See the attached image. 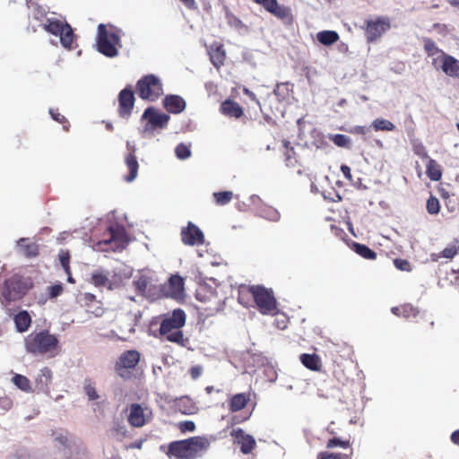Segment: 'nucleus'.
<instances>
[{"mask_svg":"<svg viewBox=\"0 0 459 459\" xmlns=\"http://www.w3.org/2000/svg\"><path fill=\"white\" fill-rule=\"evenodd\" d=\"M24 347L33 356L55 357L59 351V340L48 329L32 332L24 338Z\"/></svg>","mask_w":459,"mask_h":459,"instance_id":"1","label":"nucleus"},{"mask_svg":"<svg viewBox=\"0 0 459 459\" xmlns=\"http://www.w3.org/2000/svg\"><path fill=\"white\" fill-rule=\"evenodd\" d=\"M209 440L195 436L187 439L173 441L169 444L167 455L175 459H195L208 449Z\"/></svg>","mask_w":459,"mask_h":459,"instance_id":"2","label":"nucleus"},{"mask_svg":"<svg viewBox=\"0 0 459 459\" xmlns=\"http://www.w3.org/2000/svg\"><path fill=\"white\" fill-rule=\"evenodd\" d=\"M186 313L181 308H177L170 315H167L160 322V334L165 336L166 340L185 346L186 339L184 338L181 328L186 324Z\"/></svg>","mask_w":459,"mask_h":459,"instance_id":"3","label":"nucleus"},{"mask_svg":"<svg viewBox=\"0 0 459 459\" xmlns=\"http://www.w3.org/2000/svg\"><path fill=\"white\" fill-rule=\"evenodd\" d=\"M32 287L33 282L30 278L15 274L6 279L0 286V300L2 304L7 306L13 301L22 299Z\"/></svg>","mask_w":459,"mask_h":459,"instance_id":"4","label":"nucleus"},{"mask_svg":"<svg viewBox=\"0 0 459 459\" xmlns=\"http://www.w3.org/2000/svg\"><path fill=\"white\" fill-rule=\"evenodd\" d=\"M100 23L98 26L97 32V50L107 57H115L118 55V48H121V30L109 25Z\"/></svg>","mask_w":459,"mask_h":459,"instance_id":"5","label":"nucleus"},{"mask_svg":"<svg viewBox=\"0 0 459 459\" xmlns=\"http://www.w3.org/2000/svg\"><path fill=\"white\" fill-rule=\"evenodd\" d=\"M252 295L258 311L263 315H275L278 312L277 301L273 292L261 285H252L247 288Z\"/></svg>","mask_w":459,"mask_h":459,"instance_id":"6","label":"nucleus"},{"mask_svg":"<svg viewBox=\"0 0 459 459\" xmlns=\"http://www.w3.org/2000/svg\"><path fill=\"white\" fill-rule=\"evenodd\" d=\"M43 28L48 33L54 36H58L60 38V42L65 48H74L73 43L75 36L69 23L56 18H48L43 25Z\"/></svg>","mask_w":459,"mask_h":459,"instance_id":"7","label":"nucleus"},{"mask_svg":"<svg viewBox=\"0 0 459 459\" xmlns=\"http://www.w3.org/2000/svg\"><path fill=\"white\" fill-rule=\"evenodd\" d=\"M136 91L141 99L154 101L162 95L163 89L158 77L148 74L137 82Z\"/></svg>","mask_w":459,"mask_h":459,"instance_id":"8","label":"nucleus"},{"mask_svg":"<svg viewBox=\"0 0 459 459\" xmlns=\"http://www.w3.org/2000/svg\"><path fill=\"white\" fill-rule=\"evenodd\" d=\"M141 354L136 350H129L122 352L115 364L116 373L123 379H130L133 370L140 361Z\"/></svg>","mask_w":459,"mask_h":459,"instance_id":"9","label":"nucleus"},{"mask_svg":"<svg viewBox=\"0 0 459 459\" xmlns=\"http://www.w3.org/2000/svg\"><path fill=\"white\" fill-rule=\"evenodd\" d=\"M255 4L281 20L283 23L290 25L294 22L292 11L289 6L280 5L277 0H253Z\"/></svg>","mask_w":459,"mask_h":459,"instance_id":"10","label":"nucleus"},{"mask_svg":"<svg viewBox=\"0 0 459 459\" xmlns=\"http://www.w3.org/2000/svg\"><path fill=\"white\" fill-rule=\"evenodd\" d=\"M108 238L103 239L100 243L112 245V250H122L128 245L129 238L123 226L117 223L112 224L108 228Z\"/></svg>","mask_w":459,"mask_h":459,"instance_id":"11","label":"nucleus"},{"mask_svg":"<svg viewBox=\"0 0 459 459\" xmlns=\"http://www.w3.org/2000/svg\"><path fill=\"white\" fill-rule=\"evenodd\" d=\"M391 28L389 17L379 16L375 20L366 22V37L368 42H374L378 39L385 31Z\"/></svg>","mask_w":459,"mask_h":459,"instance_id":"12","label":"nucleus"},{"mask_svg":"<svg viewBox=\"0 0 459 459\" xmlns=\"http://www.w3.org/2000/svg\"><path fill=\"white\" fill-rule=\"evenodd\" d=\"M118 108L117 112L123 118H128L134 106V94L131 88L123 89L118 94Z\"/></svg>","mask_w":459,"mask_h":459,"instance_id":"13","label":"nucleus"},{"mask_svg":"<svg viewBox=\"0 0 459 459\" xmlns=\"http://www.w3.org/2000/svg\"><path fill=\"white\" fill-rule=\"evenodd\" d=\"M440 61L441 70L449 77L459 78V60L446 53H442V56L432 59V65L437 67V62Z\"/></svg>","mask_w":459,"mask_h":459,"instance_id":"14","label":"nucleus"},{"mask_svg":"<svg viewBox=\"0 0 459 459\" xmlns=\"http://www.w3.org/2000/svg\"><path fill=\"white\" fill-rule=\"evenodd\" d=\"M181 239L187 246L201 245L204 242V235L196 225L188 222L187 227L181 230Z\"/></svg>","mask_w":459,"mask_h":459,"instance_id":"15","label":"nucleus"},{"mask_svg":"<svg viewBox=\"0 0 459 459\" xmlns=\"http://www.w3.org/2000/svg\"><path fill=\"white\" fill-rule=\"evenodd\" d=\"M169 116L165 113L158 112L154 108H147L143 114V119H147L152 128H165L169 121Z\"/></svg>","mask_w":459,"mask_h":459,"instance_id":"16","label":"nucleus"},{"mask_svg":"<svg viewBox=\"0 0 459 459\" xmlns=\"http://www.w3.org/2000/svg\"><path fill=\"white\" fill-rule=\"evenodd\" d=\"M126 148L128 153L125 157V163L129 170V174L125 176V180L126 182H132L136 178L138 175L139 164L135 156V147L127 142Z\"/></svg>","mask_w":459,"mask_h":459,"instance_id":"17","label":"nucleus"},{"mask_svg":"<svg viewBox=\"0 0 459 459\" xmlns=\"http://www.w3.org/2000/svg\"><path fill=\"white\" fill-rule=\"evenodd\" d=\"M231 436L238 439V443L240 445V451L244 455L250 454L256 446L255 438L251 435L246 434L241 429H233Z\"/></svg>","mask_w":459,"mask_h":459,"instance_id":"18","label":"nucleus"},{"mask_svg":"<svg viewBox=\"0 0 459 459\" xmlns=\"http://www.w3.org/2000/svg\"><path fill=\"white\" fill-rule=\"evenodd\" d=\"M163 107L171 114H179L185 110L186 103L179 95H167L163 99Z\"/></svg>","mask_w":459,"mask_h":459,"instance_id":"19","label":"nucleus"},{"mask_svg":"<svg viewBox=\"0 0 459 459\" xmlns=\"http://www.w3.org/2000/svg\"><path fill=\"white\" fill-rule=\"evenodd\" d=\"M173 409L185 415H191L197 411L195 403L189 396L176 398L173 401Z\"/></svg>","mask_w":459,"mask_h":459,"instance_id":"20","label":"nucleus"},{"mask_svg":"<svg viewBox=\"0 0 459 459\" xmlns=\"http://www.w3.org/2000/svg\"><path fill=\"white\" fill-rule=\"evenodd\" d=\"M220 111L222 115L235 119L240 118L244 115L242 107L236 101L227 99L220 107Z\"/></svg>","mask_w":459,"mask_h":459,"instance_id":"21","label":"nucleus"},{"mask_svg":"<svg viewBox=\"0 0 459 459\" xmlns=\"http://www.w3.org/2000/svg\"><path fill=\"white\" fill-rule=\"evenodd\" d=\"M21 253L29 259L35 258L39 254V246L29 238H22L17 242Z\"/></svg>","mask_w":459,"mask_h":459,"instance_id":"22","label":"nucleus"},{"mask_svg":"<svg viewBox=\"0 0 459 459\" xmlns=\"http://www.w3.org/2000/svg\"><path fill=\"white\" fill-rule=\"evenodd\" d=\"M129 410L128 422L135 428L143 427L145 424V418L142 406L138 403H133Z\"/></svg>","mask_w":459,"mask_h":459,"instance_id":"23","label":"nucleus"},{"mask_svg":"<svg viewBox=\"0 0 459 459\" xmlns=\"http://www.w3.org/2000/svg\"><path fill=\"white\" fill-rule=\"evenodd\" d=\"M209 54L211 62L216 68H220L224 65L226 54L221 44L212 45Z\"/></svg>","mask_w":459,"mask_h":459,"instance_id":"24","label":"nucleus"},{"mask_svg":"<svg viewBox=\"0 0 459 459\" xmlns=\"http://www.w3.org/2000/svg\"><path fill=\"white\" fill-rule=\"evenodd\" d=\"M301 363L312 371H320L322 368V361L317 354L303 353L299 356Z\"/></svg>","mask_w":459,"mask_h":459,"instance_id":"25","label":"nucleus"},{"mask_svg":"<svg viewBox=\"0 0 459 459\" xmlns=\"http://www.w3.org/2000/svg\"><path fill=\"white\" fill-rule=\"evenodd\" d=\"M391 311L394 315L397 316H403L405 319L415 318L420 314L419 309L411 304H403L399 307H392Z\"/></svg>","mask_w":459,"mask_h":459,"instance_id":"26","label":"nucleus"},{"mask_svg":"<svg viewBox=\"0 0 459 459\" xmlns=\"http://www.w3.org/2000/svg\"><path fill=\"white\" fill-rule=\"evenodd\" d=\"M250 400V394L245 393H239L234 394L229 403L230 411L232 412L238 411L244 409Z\"/></svg>","mask_w":459,"mask_h":459,"instance_id":"27","label":"nucleus"},{"mask_svg":"<svg viewBox=\"0 0 459 459\" xmlns=\"http://www.w3.org/2000/svg\"><path fill=\"white\" fill-rule=\"evenodd\" d=\"M13 321L17 332L24 333L31 325V316L28 311L22 310L14 316Z\"/></svg>","mask_w":459,"mask_h":459,"instance_id":"28","label":"nucleus"},{"mask_svg":"<svg viewBox=\"0 0 459 459\" xmlns=\"http://www.w3.org/2000/svg\"><path fill=\"white\" fill-rule=\"evenodd\" d=\"M317 40L324 46H331L336 43L340 37L334 30H322L316 34Z\"/></svg>","mask_w":459,"mask_h":459,"instance_id":"29","label":"nucleus"},{"mask_svg":"<svg viewBox=\"0 0 459 459\" xmlns=\"http://www.w3.org/2000/svg\"><path fill=\"white\" fill-rule=\"evenodd\" d=\"M426 173L432 181H439L442 178V169L440 165L433 159H429L426 166Z\"/></svg>","mask_w":459,"mask_h":459,"instance_id":"30","label":"nucleus"},{"mask_svg":"<svg viewBox=\"0 0 459 459\" xmlns=\"http://www.w3.org/2000/svg\"><path fill=\"white\" fill-rule=\"evenodd\" d=\"M352 250L365 259L375 260L377 258V253L364 244L353 242Z\"/></svg>","mask_w":459,"mask_h":459,"instance_id":"31","label":"nucleus"},{"mask_svg":"<svg viewBox=\"0 0 459 459\" xmlns=\"http://www.w3.org/2000/svg\"><path fill=\"white\" fill-rule=\"evenodd\" d=\"M90 282L96 287H106L109 284L108 273L102 271H96L92 273Z\"/></svg>","mask_w":459,"mask_h":459,"instance_id":"32","label":"nucleus"},{"mask_svg":"<svg viewBox=\"0 0 459 459\" xmlns=\"http://www.w3.org/2000/svg\"><path fill=\"white\" fill-rule=\"evenodd\" d=\"M260 215L271 221L276 222L281 219L280 212L273 206L264 205L259 210Z\"/></svg>","mask_w":459,"mask_h":459,"instance_id":"33","label":"nucleus"},{"mask_svg":"<svg viewBox=\"0 0 459 459\" xmlns=\"http://www.w3.org/2000/svg\"><path fill=\"white\" fill-rule=\"evenodd\" d=\"M353 449L350 448L347 453L320 452L317 459H352Z\"/></svg>","mask_w":459,"mask_h":459,"instance_id":"34","label":"nucleus"},{"mask_svg":"<svg viewBox=\"0 0 459 459\" xmlns=\"http://www.w3.org/2000/svg\"><path fill=\"white\" fill-rule=\"evenodd\" d=\"M290 143L289 141H283V146L285 148V163L288 167H295L298 163V160L296 158L295 151L292 147L290 146Z\"/></svg>","mask_w":459,"mask_h":459,"instance_id":"35","label":"nucleus"},{"mask_svg":"<svg viewBox=\"0 0 459 459\" xmlns=\"http://www.w3.org/2000/svg\"><path fill=\"white\" fill-rule=\"evenodd\" d=\"M335 446H340L348 450V452H350V448H352L350 439H342L339 437H333L327 440L326 448L331 449Z\"/></svg>","mask_w":459,"mask_h":459,"instance_id":"36","label":"nucleus"},{"mask_svg":"<svg viewBox=\"0 0 459 459\" xmlns=\"http://www.w3.org/2000/svg\"><path fill=\"white\" fill-rule=\"evenodd\" d=\"M424 50L427 53L428 56H434L437 54H440L439 56H442V53H445L442 49H440L435 43L432 39L424 38Z\"/></svg>","mask_w":459,"mask_h":459,"instance_id":"37","label":"nucleus"},{"mask_svg":"<svg viewBox=\"0 0 459 459\" xmlns=\"http://www.w3.org/2000/svg\"><path fill=\"white\" fill-rule=\"evenodd\" d=\"M13 383L23 392H30L31 386L29 378L23 375L15 374L13 377Z\"/></svg>","mask_w":459,"mask_h":459,"instance_id":"38","label":"nucleus"},{"mask_svg":"<svg viewBox=\"0 0 459 459\" xmlns=\"http://www.w3.org/2000/svg\"><path fill=\"white\" fill-rule=\"evenodd\" d=\"M459 252V240L455 239L454 242L446 247L438 255L439 257H445L448 259L454 258Z\"/></svg>","mask_w":459,"mask_h":459,"instance_id":"39","label":"nucleus"},{"mask_svg":"<svg viewBox=\"0 0 459 459\" xmlns=\"http://www.w3.org/2000/svg\"><path fill=\"white\" fill-rule=\"evenodd\" d=\"M372 126L376 131H393L395 128V126L391 121L384 118L375 119Z\"/></svg>","mask_w":459,"mask_h":459,"instance_id":"40","label":"nucleus"},{"mask_svg":"<svg viewBox=\"0 0 459 459\" xmlns=\"http://www.w3.org/2000/svg\"><path fill=\"white\" fill-rule=\"evenodd\" d=\"M83 391L88 397L89 401H95L100 398L97 393L94 383L91 379H85Z\"/></svg>","mask_w":459,"mask_h":459,"instance_id":"41","label":"nucleus"},{"mask_svg":"<svg viewBox=\"0 0 459 459\" xmlns=\"http://www.w3.org/2000/svg\"><path fill=\"white\" fill-rule=\"evenodd\" d=\"M215 203L218 205H225L229 204L233 198V193L231 191H222L213 193Z\"/></svg>","mask_w":459,"mask_h":459,"instance_id":"42","label":"nucleus"},{"mask_svg":"<svg viewBox=\"0 0 459 459\" xmlns=\"http://www.w3.org/2000/svg\"><path fill=\"white\" fill-rule=\"evenodd\" d=\"M331 140L338 147L350 148L351 146V139L345 134H334L331 137Z\"/></svg>","mask_w":459,"mask_h":459,"instance_id":"43","label":"nucleus"},{"mask_svg":"<svg viewBox=\"0 0 459 459\" xmlns=\"http://www.w3.org/2000/svg\"><path fill=\"white\" fill-rule=\"evenodd\" d=\"M60 264L66 274H70V253L68 250H61L59 255Z\"/></svg>","mask_w":459,"mask_h":459,"instance_id":"44","label":"nucleus"},{"mask_svg":"<svg viewBox=\"0 0 459 459\" xmlns=\"http://www.w3.org/2000/svg\"><path fill=\"white\" fill-rule=\"evenodd\" d=\"M427 211L430 214H437L440 211V204L437 197L431 195L427 201Z\"/></svg>","mask_w":459,"mask_h":459,"instance_id":"45","label":"nucleus"},{"mask_svg":"<svg viewBox=\"0 0 459 459\" xmlns=\"http://www.w3.org/2000/svg\"><path fill=\"white\" fill-rule=\"evenodd\" d=\"M49 113H50V115H51L52 118H53L55 121H56V122H58V123L62 124V125H63L64 129H65V131H68L69 126H70V124H69L68 120L65 118V116H63L62 114H60V113L58 112V110H57V109H53V108H51V109L49 110Z\"/></svg>","mask_w":459,"mask_h":459,"instance_id":"46","label":"nucleus"},{"mask_svg":"<svg viewBox=\"0 0 459 459\" xmlns=\"http://www.w3.org/2000/svg\"><path fill=\"white\" fill-rule=\"evenodd\" d=\"M175 153L178 159L186 160L190 157L191 151L189 147L185 143H179L177 145L175 149Z\"/></svg>","mask_w":459,"mask_h":459,"instance_id":"47","label":"nucleus"},{"mask_svg":"<svg viewBox=\"0 0 459 459\" xmlns=\"http://www.w3.org/2000/svg\"><path fill=\"white\" fill-rule=\"evenodd\" d=\"M290 91L289 82L277 83L273 90V93L279 98L285 99L288 97Z\"/></svg>","mask_w":459,"mask_h":459,"instance_id":"48","label":"nucleus"},{"mask_svg":"<svg viewBox=\"0 0 459 459\" xmlns=\"http://www.w3.org/2000/svg\"><path fill=\"white\" fill-rule=\"evenodd\" d=\"M63 291L64 287L62 283L51 285L47 289L48 299H55L60 296L63 293Z\"/></svg>","mask_w":459,"mask_h":459,"instance_id":"49","label":"nucleus"},{"mask_svg":"<svg viewBox=\"0 0 459 459\" xmlns=\"http://www.w3.org/2000/svg\"><path fill=\"white\" fill-rule=\"evenodd\" d=\"M394 264L400 271L411 272L412 270L411 264L407 259L395 258Z\"/></svg>","mask_w":459,"mask_h":459,"instance_id":"50","label":"nucleus"},{"mask_svg":"<svg viewBox=\"0 0 459 459\" xmlns=\"http://www.w3.org/2000/svg\"><path fill=\"white\" fill-rule=\"evenodd\" d=\"M52 379V371L50 368L45 367L40 370V374L39 375L38 381L48 385Z\"/></svg>","mask_w":459,"mask_h":459,"instance_id":"51","label":"nucleus"},{"mask_svg":"<svg viewBox=\"0 0 459 459\" xmlns=\"http://www.w3.org/2000/svg\"><path fill=\"white\" fill-rule=\"evenodd\" d=\"M178 428L182 433L193 432L195 429V424L192 420H184L178 422Z\"/></svg>","mask_w":459,"mask_h":459,"instance_id":"52","label":"nucleus"},{"mask_svg":"<svg viewBox=\"0 0 459 459\" xmlns=\"http://www.w3.org/2000/svg\"><path fill=\"white\" fill-rule=\"evenodd\" d=\"M148 280L145 277H140L137 281H134V285L138 293L143 294L148 286Z\"/></svg>","mask_w":459,"mask_h":459,"instance_id":"53","label":"nucleus"},{"mask_svg":"<svg viewBox=\"0 0 459 459\" xmlns=\"http://www.w3.org/2000/svg\"><path fill=\"white\" fill-rule=\"evenodd\" d=\"M169 284L174 289L180 290L183 288L184 285L183 278L179 275H172L169 278Z\"/></svg>","mask_w":459,"mask_h":459,"instance_id":"54","label":"nucleus"},{"mask_svg":"<svg viewBox=\"0 0 459 459\" xmlns=\"http://www.w3.org/2000/svg\"><path fill=\"white\" fill-rule=\"evenodd\" d=\"M203 372V368L201 366H194L190 368L189 373L193 379H197Z\"/></svg>","mask_w":459,"mask_h":459,"instance_id":"55","label":"nucleus"},{"mask_svg":"<svg viewBox=\"0 0 459 459\" xmlns=\"http://www.w3.org/2000/svg\"><path fill=\"white\" fill-rule=\"evenodd\" d=\"M414 152L418 156H420L422 159L429 158L428 152L422 144L416 146Z\"/></svg>","mask_w":459,"mask_h":459,"instance_id":"56","label":"nucleus"},{"mask_svg":"<svg viewBox=\"0 0 459 459\" xmlns=\"http://www.w3.org/2000/svg\"><path fill=\"white\" fill-rule=\"evenodd\" d=\"M341 171L347 180H349L350 182L352 181L351 168L348 165L342 164L341 166Z\"/></svg>","mask_w":459,"mask_h":459,"instance_id":"57","label":"nucleus"},{"mask_svg":"<svg viewBox=\"0 0 459 459\" xmlns=\"http://www.w3.org/2000/svg\"><path fill=\"white\" fill-rule=\"evenodd\" d=\"M46 11L40 6H38L34 10V18L37 20H41L46 16Z\"/></svg>","mask_w":459,"mask_h":459,"instance_id":"58","label":"nucleus"},{"mask_svg":"<svg viewBox=\"0 0 459 459\" xmlns=\"http://www.w3.org/2000/svg\"><path fill=\"white\" fill-rule=\"evenodd\" d=\"M243 92L245 95H247L251 100L255 101L256 104H260L258 99L256 98L255 94L251 91L249 89L244 87Z\"/></svg>","mask_w":459,"mask_h":459,"instance_id":"59","label":"nucleus"},{"mask_svg":"<svg viewBox=\"0 0 459 459\" xmlns=\"http://www.w3.org/2000/svg\"><path fill=\"white\" fill-rule=\"evenodd\" d=\"M369 132V128L363 126H355L353 129V133L358 134H366Z\"/></svg>","mask_w":459,"mask_h":459,"instance_id":"60","label":"nucleus"},{"mask_svg":"<svg viewBox=\"0 0 459 459\" xmlns=\"http://www.w3.org/2000/svg\"><path fill=\"white\" fill-rule=\"evenodd\" d=\"M450 439L452 441L453 444L459 446V429L457 430H455L451 436H450Z\"/></svg>","mask_w":459,"mask_h":459,"instance_id":"61","label":"nucleus"},{"mask_svg":"<svg viewBox=\"0 0 459 459\" xmlns=\"http://www.w3.org/2000/svg\"><path fill=\"white\" fill-rule=\"evenodd\" d=\"M452 6L459 9V0H446Z\"/></svg>","mask_w":459,"mask_h":459,"instance_id":"62","label":"nucleus"},{"mask_svg":"<svg viewBox=\"0 0 459 459\" xmlns=\"http://www.w3.org/2000/svg\"><path fill=\"white\" fill-rule=\"evenodd\" d=\"M114 431H116L117 434H125L126 430L124 429L123 427H118V428H116L114 429Z\"/></svg>","mask_w":459,"mask_h":459,"instance_id":"63","label":"nucleus"},{"mask_svg":"<svg viewBox=\"0 0 459 459\" xmlns=\"http://www.w3.org/2000/svg\"><path fill=\"white\" fill-rule=\"evenodd\" d=\"M214 390V387L212 385H208L205 387V392L207 394H211Z\"/></svg>","mask_w":459,"mask_h":459,"instance_id":"64","label":"nucleus"}]
</instances>
